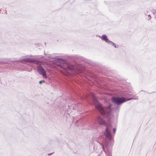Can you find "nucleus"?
Listing matches in <instances>:
<instances>
[{
    "instance_id": "obj_13",
    "label": "nucleus",
    "mask_w": 156,
    "mask_h": 156,
    "mask_svg": "<svg viewBox=\"0 0 156 156\" xmlns=\"http://www.w3.org/2000/svg\"><path fill=\"white\" fill-rule=\"evenodd\" d=\"M116 130V128H114L113 129V132L114 133H115V131Z\"/></svg>"
},
{
    "instance_id": "obj_12",
    "label": "nucleus",
    "mask_w": 156,
    "mask_h": 156,
    "mask_svg": "<svg viewBox=\"0 0 156 156\" xmlns=\"http://www.w3.org/2000/svg\"><path fill=\"white\" fill-rule=\"evenodd\" d=\"M151 16H150V15H148V16H147V20H150L151 19Z\"/></svg>"
},
{
    "instance_id": "obj_17",
    "label": "nucleus",
    "mask_w": 156,
    "mask_h": 156,
    "mask_svg": "<svg viewBox=\"0 0 156 156\" xmlns=\"http://www.w3.org/2000/svg\"><path fill=\"white\" fill-rule=\"evenodd\" d=\"M53 153H50L48 154V155H49V156L51 155H52Z\"/></svg>"
},
{
    "instance_id": "obj_16",
    "label": "nucleus",
    "mask_w": 156,
    "mask_h": 156,
    "mask_svg": "<svg viewBox=\"0 0 156 156\" xmlns=\"http://www.w3.org/2000/svg\"><path fill=\"white\" fill-rule=\"evenodd\" d=\"M116 108V109H117V110H119V109H120V107L119 106H117Z\"/></svg>"
},
{
    "instance_id": "obj_9",
    "label": "nucleus",
    "mask_w": 156,
    "mask_h": 156,
    "mask_svg": "<svg viewBox=\"0 0 156 156\" xmlns=\"http://www.w3.org/2000/svg\"><path fill=\"white\" fill-rule=\"evenodd\" d=\"M22 61H24L26 62H32L34 60L31 58H26L22 59L21 60Z\"/></svg>"
},
{
    "instance_id": "obj_10",
    "label": "nucleus",
    "mask_w": 156,
    "mask_h": 156,
    "mask_svg": "<svg viewBox=\"0 0 156 156\" xmlns=\"http://www.w3.org/2000/svg\"><path fill=\"white\" fill-rule=\"evenodd\" d=\"M108 44H110L112 45L113 46H114V47L115 48H116V46L115 44V43L112 42L111 41H110L109 42V43Z\"/></svg>"
},
{
    "instance_id": "obj_5",
    "label": "nucleus",
    "mask_w": 156,
    "mask_h": 156,
    "mask_svg": "<svg viewBox=\"0 0 156 156\" xmlns=\"http://www.w3.org/2000/svg\"><path fill=\"white\" fill-rule=\"evenodd\" d=\"M109 142L105 140L104 143L102 144V147L104 151L106 153V151L105 150L104 147H105L107 150V152L108 154V155L110 156V154H111V150L110 148H109Z\"/></svg>"
},
{
    "instance_id": "obj_4",
    "label": "nucleus",
    "mask_w": 156,
    "mask_h": 156,
    "mask_svg": "<svg viewBox=\"0 0 156 156\" xmlns=\"http://www.w3.org/2000/svg\"><path fill=\"white\" fill-rule=\"evenodd\" d=\"M138 99V98H127L126 99L123 97L113 96L112 98V101L114 103L117 105H119L126 101L132 100H137Z\"/></svg>"
},
{
    "instance_id": "obj_3",
    "label": "nucleus",
    "mask_w": 156,
    "mask_h": 156,
    "mask_svg": "<svg viewBox=\"0 0 156 156\" xmlns=\"http://www.w3.org/2000/svg\"><path fill=\"white\" fill-rule=\"evenodd\" d=\"M97 121L100 125H104L106 127L104 134L106 137L109 141L111 140L112 138V136L105 121L100 116L98 117Z\"/></svg>"
},
{
    "instance_id": "obj_11",
    "label": "nucleus",
    "mask_w": 156,
    "mask_h": 156,
    "mask_svg": "<svg viewBox=\"0 0 156 156\" xmlns=\"http://www.w3.org/2000/svg\"><path fill=\"white\" fill-rule=\"evenodd\" d=\"M33 60H34V61L32 63H34L37 65H38L39 64H40V62L39 61H38L37 60H35L34 59H33Z\"/></svg>"
},
{
    "instance_id": "obj_6",
    "label": "nucleus",
    "mask_w": 156,
    "mask_h": 156,
    "mask_svg": "<svg viewBox=\"0 0 156 156\" xmlns=\"http://www.w3.org/2000/svg\"><path fill=\"white\" fill-rule=\"evenodd\" d=\"M37 72L40 74L42 75L44 77L46 76V73L44 69L43 68L41 65L37 66Z\"/></svg>"
},
{
    "instance_id": "obj_2",
    "label": "nucleus",
    "mask_w": 156,
    "mask_h": 156,
    "mask_svg": "<svg viewBox=\"0 0 156 156\" xmlns=\"http://www.w3.org/2000/svg\"><path fill=\"white\" fill-rule=\"evenodd\" d=\"M94 101L95 107L100 114L105 118L109 119L110 118L112 112L111 105H109L105 107H103L98 103L96 99H94Z\"/></svg>"
},
{
    "instance_id": "obj_15",
    "label": "nucleus",
    "mask_w": 156,
    "mask_h": 156,
    "mask_svg": "<svg viewBox=\"0 0 156 156\" xmlns=\"http://www.w3.org/2000/svg\"><path fill=\"white\" fill-rule=\"evenodd\" d=\"M45 82L44 80H41L39 81V83L40 84H41L42 82Z\"/></svg>"
},
{
    "instance_id": "obj_8",
    "label": "nucleus",
    "mask_w": 156,
    "mask_h": 156,
    "mask_svg": "<svg viewBox=\"0 0 156 156\" xmlns=\"http://www.w3.org/2000/svg\"><path fill=\"white\" fill-rule=\"evenodd\" d=\"M101 39L105 41L108 44L111 41L109 40V39L107 38L106 35L105 34H103L102 36Z\"/></svg>"
},
{
    "instance_id": "obj_14",
    "label": "nucleus",
    "mask_w": 156,
    "mask_h": 156,
    "mask_svg": "<svg viewBox=\"0 0 156 156\" xmlns=\"http://www.w3.org/2000/svg\"><path fill=\"white\" fill-rule=\"evenodd\" d=\"M153 13L154 15L156 16V11H153Z\"/></svg>"
},
{
    "instance_id": "obj_7",
    "label": "nucleus",
    "mask_w": 156,
    "mask_h": 156,
    "mask_svg": "<svg viewBox=\"0 0 156 156\" xmlns=\"http://www.w3.org/2000/svg\"><path fill=\"white\" fill-rule=\"evenodd\" d=\"M76 58L77 59L78 61H83L89 63V61L88 59H87L85 58H83V57L81 56L76 57Z\"/></svg>"
},
{
    "instance_id": "obj_1",
    "label": "nucleus",
    "mask_w": 156,
    "mask_h": 156,
    "mask_svg": "<svg viewBox=\"0 0 156 156\" xmlns=\"http://www.w3.org/2000/svg\"><path fill=\"white\" fill-rule=\"evenodd\" d=\"M53 63L58 66H60L69 73H70L69 71H72V73L79 74L83 72L84 69L83 67H82L79 68V66L76 69L73 65L68 63L65 60L61 58H56L53 60Z\"/></svg>"
}]
</instances>
